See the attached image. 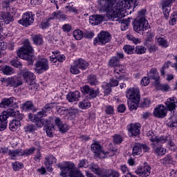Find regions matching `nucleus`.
Instances as JSON below:
<instances>
[{
	"label": "nucleus",
	"instance_id": "f257e3e1",
	"mask_svg": "<svg viewBox=\"0 0 177 177\" xmlns=\"http://www.w3.org/2000/svg\"><path fill=\"white\" fill-rule=\"evenodd\" d=\"M136 3V0H100V12H106V17L109 20L113 21H119L121 19L122 9L131 8L132 5Z\"/></svg>",
	"mask_w": 177,
	"mask_h": 177
},
{
	"label": "nucleus",
	"instance_id": "f03ea898",
	"mask_svg": "<svg viewBox=\"0 0 177 177\" xmlns=\"http://www.w3.org/2000/svg\"><path fill=\"white\" fill-rule=\"evenodd\" d=\"M60 169L62 177H84L80 171L75 169V165L72 162H64L57 165Z\"/></svg>",
	"mask_w": 177,
	"mask_h": 177
},
{
	"label": "nucleus",
	"instance_id": "7ed1b4c3",
	"mask_svg": "<svg viewBox=\"0 0 177 177\" xmlns=\"http://www.w3.org/2000/svg\"><path fill=\"white\" fill-rule=\"evenodd\" d=\"M17 55L20 59L26 60L28 62V66H32L34 64V60H35V57L34 56V49L31 45L28 43L21 47L18 51H17Z\"/></svg>",
	"mask_w": 177,
	"mask_h": 177
},
{
	"label": "nucleus",
	"instance_id": "20e7f679",
	"mask_svg": "<svg viewBox=\"0 0 177 177\" xmlns=\"http://www.w3.org/2000/svg\"><path fill=\"white\" fill-rule=\"evenodd\" d=\"M9 117H15L17 120H23L24 115L19 111H16L14 109H8L1 114L0 121L8 122Z\"/></svg>",
	"mask_w": 177,
	"mask_h": 177
},
{
	"label": "nucleus",
	"instance_id": "39448f33",
	"mask_svg": "<svg viewBox=\"0 0 177 177\" xmlns=\"http://www.w3.org/2000/svg\"><path fill=\"white\" fill-rule=\"evenodd\" d=\"M56 109L57 113L59 114H62V112H60V110H62V107L56 105V103H49L46 104L41 109V111L38 112V115H40V118H42L44 117H48V115L50 114L49 111L52 110V109Z\"/></svg>",
	"mask_w": 177,
	"mask_h": 177
},
{
	"label": "nucleus",
	"instance_id": "423d86ee",
	"mask_svg": "<svg viewBox=\"0 0 177 177\" xmlns=\"http://www.w3.org/2000/svg\"><path fill=\"white\" fill-rule=\"evenodd\" d=\"M149 29V22L146 19H136L133 22V30L136 32H142Z\"/></svg>",
	"mask_w": 177,
	"mask_h": 177
},
{
	"label": "nucleus",
	"instance_id": "0eeeda50",
	"mask_svg": "<svg viewBox=\"0 0 177 177\" xmlns=\"http://www.w3.org/2000/svg\"><path fill=\"white\" fill-rule=\"evenodd\" d=\"M35 66V71H36L37 74H42V73H45V71L49 70V62H48V59L41 58L37 61Z\"/></svg>",
	"mask_w": 177,
	"mask_h": 177
},
{
	"label": "nucleus",
	"instance_id": "6e6552de",
	"mask_svg": "<svg viewBox=\"0 0 177 177\" xmlns=\"http://www.w3.org/2000/svg\"><path fill=\"white\" fill-rule=\"evenodd\" d=\"M111 41V35L108 32L102 31L98 34L97 37L94 40L93 45H106Z\"/></svg>",
	"mask_w": 177,
	"mask_h": 177
},
{
	"label": "nucleus",
	"instance_id": "1a4fd4ad",
	"mask_svg": "<svg viewBox=\"0 0 177 177\" xmlns=\"http://www.w3.org/2000/svg\"><path fill=\"white\" fill-rule=\"evenodd\" d=\"M81 91L83 95H88V99H95V97H97V95L100 93V91H99V88L93 90V88L88 85H84L81 87Z\"/></svg>",
	"mask_w": 177,
	"mask_h": 177
},
{
	"label": "nucleus",
	"instance_id": "9d476101",
	"mask_svg": "<svg viewBox=\"0 0 177 177\" xmlns=\"http://www.w3.org/2000/svg\"><path fill=\"white\" fill-rule=\"evenodd\" d=\"M21 75L28 85H34L35 84V75L28 69L24 68L21 71Z\"/></svg>",
	"mask_w": 177,
	"mask_h": 177
},
{
	"label": "nucleus",
	"instance_id": "9b49d317",
	"mask_svg": "<svg viewBox=\"0 0 177 177\" xmlns=\"http://www.w3.org/2000/svg\"><path fill=\"white\" fill-rule=\"evenodd\" d=\"M176 0H162L161 2L162 8L165 19L168 20L169 17V12H171V5L174 3Z\"/></svg>",
	"mask_w": 177,
	"mask_h": 177
},
{
	"label": "nucleus",
	"instance_id": "f8f14e48",
	"mask_svg": "<svg viewBox=\"0 0 177 177\" xmlns=\"http://www.w3.org/2000/svg\"><path fill=\"white\" fill-rule=\"evenodd\" d=\"M18 23L21 24V26L28 27V26H31V24L34 23V17L32 14H30V12L24 13L22 16V19L19 20Z\"/></svg>",
	"mask_w": 177,
	"mask_h": 177
},
{
	"label": "nucleus",
	"instance_id": "ddd939ff",
	"mask_svg": "<svg viewBox=\"0 0 177 177\" xmlns=\"http://www.w3.org/2000/svg\"><path fill=\"white\" fill-rule=\"evenodd\" d=\"M140 124H130L127 126V131L129 132V136H139L140 135Z\"/></svg>",
	"mask_w": 177,
	"mask_h": 177
},
{
	"label": "nucleus",
	"instance_id": "4468645a",
	"mask_svg": "<svg viewBox=\"0 0 177 177\" xmlns=\"http://www.w3.org/2000/svg\"><path fill=\"white\" fill-rule=\"evenodd\" d=\"M91 150L93 152L97 154L99 158H104V156L106 154H109V153L104 152L103 151V148H102V146H100V144L97 142H94L93 144L91 145Z\"/></svg>",
	"mask_w": 177,
	"mask_h": 177
},
{
	"label": "nucleus",
	"instance_id": "2eb2a0df",
	"mask_svg": "<svg viewBox=\"0 0 177 177\" xmlns=\"http://www.w3.org/2000/svg\"><path fill=\"white\" fill-rule=\"evenodd\" d=\"M7 82L10 86L17 88V86L23 85V78H21V77L14 76L8 78Z\"/></svg>",
	"mask_w": 177,
	"mask_h": 177
},
{
	"label": "nucleus",
	"instance_id": "dca6fc26",
	"mask_svg": "<svg viewBox=\"0 0 177 177\" xmlns=\"http://www.w3.org/2000/svg\"><path fill=\"white\" fill-rule=\"evenodd\" d=\"M153 115L157 118H164L167 115V109L164 105H158V107L155 108Z\"/></svg>",
	"mask_w": 177,
	"mask_h": 177
},
{
	"label": "nucleus",
	"instance_id": "f3484780",
	"mask_svg": "<svg viewBox=\"0 0 177 177\" xmlns=\"http://www.w3.org/2000/svg\"><path fill=\"white\" fill-rule=\"evenodd\" d=\"M29 120L32 122H35V125H37L38 127V128H42V127H44V122H42V118H41L40 115H38V112L37 114H32V113H30L29 115Z\"/></svg>",
	"mask_w": 177,
	"mask_h": 177
},
{
	"label": "nucleus",
	"instance_id": "a211bd4d",
	"mask_svg": "<svg viewBox=\"0 0 177 177\" xmlns=\"http://www.w3.org/2000/svg\"><path fill=\"white\" fill-rule=\"evenodd\" d=\"M151 167L150 166L140 167L136 170V174L141 177H147L150 176Z\"/></svg>",
	"mask_w": 177,
	"mask_h": 177
},
{
	"label": "nucleus",
	"instance_id": "6ab92c4d",
	"mask_svg": "<svg viewBox=\"0 0 177 177\" xmlns=\"http://www.w3.org/2000/svg\"><path fill=\"white\" fill-rule=\"evenodd\" d=\"M176 102H175V97L168 98L165 103V109H166V110H169V111H171V113H172V111L173 113H175V109H176Z\"/></svg>",
	"mask_w": 177,
	"mask_h": 177
},
{
	"label": "nucleus",
	"instance_id": "aec40b11",
	"mask_svg": "<svg viewBox=\"0 0 177 177\" xmlns=\"http://www.w3.org/2000/svg\"><path fill=\"white\" fill-rule=\"evenodd\" d=\"M126 96L129 100L140 99V94H139V88H131L127 90Z\"/></svg>",
	"mask_w": 177,
	"mask_h": 177
},
{
	"label": "nucleus",
	"instance_id": "412c9836",
	"mask_svg": "<svg viewBox=\"0 0 177 177\" xmlns=\"http://www.w3.org/2000/svg\"><path fill=\"white\" fill-rule=\"evenodd\" d=\"M55 127H57L61 133H66L68 131V125L63 124V122L59 118L55 119Z\"/></svg>",
	"mask_w": 177,
	"mask_h": 177
},
{
	"label": "nucleus",
	"instance_id": "4be33fe9",
	"mask_svg": "<svg viewBox=\"0 0 177 177\" xmlns=\"http://www.w3.org/2000/svg\"><path fill=\"white\" fill-rule=\"evenodd\" d=\"M148 77L149 80H153L155 86H158L160 85V76H158V73H157L156 68H151L149 73H148Z\"/></svg>",
	"mask_w": 177,
	"mask_h": 177
},
{
	"label": "nucleus",
	"instance_id": "5701e85b",
	"mask_svg": "<svg viewBox=\"0 0 177 177\" xmlns=\"http://www.w3.org/2000/svg\"><path fill=\"white\" fill-rule=\"evenodd\" d=\"M80 97H81V93L78 91H75L74 92H70L66 95V99L71 103H74V102H78L80 100Z\"/></svg>",
	"mask_w": 177,
	"mask_h": 177
},
{
	"label": "nucleus",
	"instance_id": "b1692460",
	"mask_svg": "<svg viewBox=\"0 0 177 177\" xmlns=\"http://www.w3.org/2000/svg\"><path fill=\"white\" fill-rule=\"evenodd\" d=\"M21 120L20 119H13L9 122V129L12 132H16L19 128L21 127Z\"/></svg>",
	"mask_w": 177,
	"mask_h": 177
},
{
	"label": "nucleus",
	"instance_id": "393cba45",
	"mask_svg": "<svg viewBox=\"0 0 177 177\" xmlns=\"http://www.w3.org/2000/svg\"><path fill=\"white\" fill-rule=\"evenodd\" d=\"M104 20L103 15H92L89 17V23L92 26H97Z\"/></svg>",
	"mask_w": 177,
	"mask_h": 177
},
{
	"label": "nucleus",
	"instance_id": "a878e982",
	"mask_svg": "<svg viewBox=\"0 0 177 177\" xmlns=\"http://www.w3.org/2000/svg\"><path fill=\"white\" fill-rule=\"evenodd\" d=\"M139 102H140V99L139 98L129 100L127 101V104L129 110H131V111H132V110H138V108L139 107Z\"/></svg>",
	"mask_w": 177,
	"mask_h": 177
},
{
	"label": "nucleus",
	"instance_id": "bb28decb",
	"mask_svg": "<svg viewBox=\"0 0 177 177\" xmlns=\"http://www.w3.org/2000/svg\"><path fill=\"white\" fill-rule=\"evenodd\" d=\"M15 100H16L15 97L3 98L0 102V107L1 109H8L10 104L15 103Z\"/></svg>",
	"mask_w": 177,
	"mask_h": 177
},
{
	"label": "nucleus",
	"instance_id": "cd10ccee",
	"mask_svg": "<svg viewBox=\"0 0 177 177\" xmlns=\"http://www.w3.org/2000/svg\"><path fill=\"white\" fill-rule=\"evenodd\" d=\"M0 19L3 20L5 24H9L11 21H13V16L9 12H3L0 15Z\"/></svg>",
	"mask_w": 177,
	"mask_h": 177
},
{
	"label": "nucleus",
	"instance_id": "c85d7f7f",
	"mask_svg": "<svg viewBox=\"0 0 177 177\" xmlns=\"http://www.w3.org/2000/svg\"><path fill=\"white\" fill-rule=\"evenodd\" d=\"M160 162L162 165H171V164H174V158H172V155L167 154L165 158L160 160Z\"/></svg>",
	"mask_w": 177,
	"mask_h": 177
},
{
	"label": "nucleus",
	"instance_id": "c756f323",
	"mask_svg": "<svg viewBox=\"0 0 177 177\" xmlns=\"http://www.w3.org/2000/svg\"><path fill=\"white\" fill-rule=\"evenodd\" d=\"M75 64L78 66V68H81V70H86V68H88V66H89V64L83 59L75 60Z\"/></svg>",
	"mask_w": 177,
	"mask_h": 177
},
{
	"label": "nucleus",
	"instance_id": "7c9ffc66",
	"mask_svg": "<svg viewBox=\"0 0 177 177\" xmlns=\"http://www.w3.org/2000/svg\"><path fill=\"white\" fill-rule=\"evenodd\" d=\"M78 109H74V108H71L69 109H64V107H61L60 109V113L59 114H64V113H67L68 115H70L71 117L73 115H77L78 114Z\"/></svg>",
	"mask_w": 177,
	"mask_h": 177
},
{
	"label": "nucleus",
	"instance_id": "2f4dec72",
	"mask_svg": "<svg viewBox=\"0 0 177 177\" xmlns=\"http://www.w3.org/2000/svg\"><path fill=\"white\" fill-rule=\"evenodd\" d=\"M56 161L57 159L54 156H50L46 158L44 164L46 166L47 169H49V168H50V165L55 164Z\"/></svg>",
	"mask_w": 177,
	"mask_h": 177
},
{
	"label": "nucleus",
	"instance_id": "473e14b6",
	"mask_svg": "<svg viewBox=\"0 0 177 177\" xmlns=\"http://www.w3.org/2000/svg\"><path fill=\"white\" fill-rule=\"evenodd\" d=\"M150 140L153 143L156 142L158 145L159 143H165V142H167V138L164 136L160 137L155 136L154 138H151Z\"/></svg>",
	"mask_w": 177,
	"mask_h": 177
},
{
	"label": "nucleus",
	"instance_id": "72a5a7b5",
	"mask_svg": "<svg viewBox=\"0 0 177 177\" xmlns=\"http://www.w3.org/2000/svg\"><path fill=\"white\" fill-rule=\"evenodd\" d=\"M73 35L75 39L80 41V39H82V37H84V32L80 29H77L73 31Z\"/></svg>",
	"mask_w": 177,
	"mask_h": 177
},
{
	"label": "nucleus",
	"instance_id": "f704fd0d",
	"mask_svg": "<svg viewBox=\"0 0 177 177\" xmlns=\"http://www.w3.org/2000/svg\"><path fill=\"white\" fill-rule=\"evenodd\" d=\"M21 154H23V149L10 150L8 152V156H10L12 160L17 156H21Z\"/></svg>",
	"mask_w": 177,
	"mask_h": 177
},
{
	"label": "nucleus",
	"instance_id": "c9c22d12",
	"mask_svg": "<svg viewBox=\"0 0 177 177\" xmlns=\"http://www.w3.org/2000/svg\"><path fill=\"white\" fill-rule=\"evenodd\" d=\"M78 106L80 109H82L83 110H85L91 107V102L88 100H83L82 101L79 102Z\"/></svg>",
	"mask_w": 177,
	"mask_h": 177
},
{
	"label": "nucleus",
	"instance_id": "e433bc0d",
	"mask_svg": "<svg viewBox=\"0 0 177 177\" xmlns=\"http://www.w3.org/2000/svg\"><path fill=\"white\" fill-rule=\"evenodd\" d=\"M22 109L23 110H25V111H30V110L34 109V104H32L31 101H26L22 104Z\"/></svg>",
	"mask_w": 177,
	"mask_h": 177
},
{
	"label": "nucleus",
	"instance_id": "4c0bfd02",
	"mask_svg": "<svg viewBox=\"0 0 177 177\" xmlns=\"http://www.w3.org/2000/svg\"><path fill=\"white\" fill-rule=\"evenodd\" d=\"M119 23H121L120 28L122 31H126V30H128V27L129 26V23H131V21H129V19H128L121 20Z\"/></svg>",
	"mask_w": 177,
	"mask_h": 177
},
{
	"label": "nucleus",
	"instance_id": "58836bf2",
	"mask_svg": "<svg viewBox=\"0 0 177 177\" xmlns=\"http://www.w3.org/2000/svg\"><path fill=\"white\" fill-rule=\"evenodd\" d=\"M32 41L35 45H42L44 42V39H42V36H41V35H35L33 36Z\"/></svg>",
	"mask_w": 177,
	"mask_h": 177
},
{
	"label": "nucleus",
	"instance_id": "ea45409f",
	"mask_svg": "<svg viewBox=\"0 0 177 177\" xmlns=\"http://www.w3.org/2000/svg\"><path fill=\"white\" fill-rule=\"evenodd\" d=\"M25 133H32L35 132V126L33 124H28L24 127Z\"/></svg>",
	"mask_w": 177,
	"mask_h": 177
},
{
	"label": "nucleus",
	"instance_id": "a19ab883",
	"mask_svg": "<svg viewBox=\"0 0 177 177\" xmlns=\"http://www.w3.org/2000/svg\"><path fill=\"white\" fill-rule=\"evenodd\" d=\"M167 153V149L162 147H158L154 149V153L156 156H164Z\"/></svg>",
	"mask_w": 177,
	"mask_h": 177
},
{
	"label": "nucleus",
	"instance_id": "79ce46f5",
	"mask_svg": "<svg viewBox=\"0 0 177 177\" xmlns=\"http://www.w3.org/2000/svg\"><path fill=\"white\" fill-rule=\"evenodd\" d=\"M1 71H3V74L6 75H12V74L14 73L13 68L8 66L1 68Z\"/></svg>",
	"mask_w": 177,
	"mask_h": 177
},
{
	"label": "nucleus",
	"instance_id": "37998d69",
	"mask_svg": "<svg viewBox=\"0 0 177 177\" xmlns=\"http://www.w3.org/2000/svg\"><path fill=\"white\" fill-rule=\"evenodd\" d=\"M123 50H124L125 53H127V55H132L135 50V47L130 45H125L123 47Z\"/></svg>",
	"mask_w": 177,
	"mask_h": 177
},
{
	"label": "nucleus",
	"instance_id": "c03bdc74",
	"mask_svg": "<svg viewBox=\"0 0 177 177\" xmlns=\"http://www.w3.org/2000/svg\"><path fill=\"white\" fill-rule=\"evenodd\" d=\"M88 82L90 84V85H96V84H97V78H96V75H90L88 77Z\"/></svg>",
	"mask_w": 177,
	"mask_h": 177
},
{
	"label": "nucleus",
	"instance_id": "a18cd8bd",
	"mask_svg": "<svg viewBox=\"0 0 177 177\" xmlns=\"http://www.w3.org/2000/svg\"><path fill=\"white\" fill-rule=\"evenodd\" d=\"M70 72L71 74H80V68H78V65H77L75 62L73 65L71 66Z\"/></svg>",
	"mask_w": 177,
	"mask_h": 177
},
{
	"label": "nucleus",
	"instance_id": "49530a36",
	"mask_svg": "<svg viewBox=\"0 0 177 177\" xmlns=\"http://www.w3.org/2000/svg\"><path fill=\"white\" fill-rule=\"evenodd\" d=\"M135 52L137 55H143V53H146V48L142 46H137Z\"/></svg>",
	"mask_w": 177,
	"mask_h": 177
},
{
	"label": "nucleus",
	"instance_id": "de8ad7c7",
	"mask_svg": "<svg viewBox=\"0 0 177 177\" xmlns=\"http://www.w3.org/2000/svg\"><path fill=\"white\" fill-rule=\"evenodd\" d=\"M55 129L54 125H49V126H44V130L46 132V134L48 136H50V138L52 136V131Z\"/></svg>",
	"mask_w": 177,
	"mask_h": 177
},
{
	"label": "nucleus",
	"instance_id": "09e8293b",
	"mask_svg": "<svg viewBox=\"0 0 177 177\" xmlns=\"http://www.w3.org/2000/svg\"><path fill=\"white\" fill-rule=\"evenodd\" d=\"M119 62L120 59H118V57H114L110 60L109 64L111 67H116V66H118Z\"/></svg>",
	"mask_w": 177,
	"mask_h": 177
},
{
	"label": "nucleus",
	"instance_id": "8fccbe9b",
	"mask_svg": "<svg viewBox=\"0 0 177 177\" xmlns=\"http://www.w3.org/2000/svg\"><path fill=\"white\" fill-rule=\"evenodd\" d=\"M127 38L129 39V41H132L133 44H135V45H138V44H140V42L139 39L136 38L132 35H127Z\"/></svg>",
	"mask_w": 177,
	"mask_h": 177
},
{
	"label": "nucleus",
	"instance_id": "3c124183",
	"mask_svg": "<svg viewBox=\"0 0 177 177\" xmlns=\"http://www.w3.org/2000/svg\"><path fill=\"white\" fill-rule=\"evenodd\" d=\"M34 151H35V148L31 147L28 149L24 150L21 156H30V154H32Z\"/></svg>",
	"mask_w": 177,
	"mask_h": 177
},
{
	"label": "nucleus",
	"instance_id": "603ef678",
	"mask_svg": "<svg viewBox=\"0 0 177 177\" xmlns=\"http://www.w3.org/2000/svg\"><path fill=\"white\" fill-rule=\"evenodd\" d=\"M142 151V148L140 147V145H136L133 148V153L132 155L133 156H139V154H140V152Z\"/></svg>",
	"mask_w": 177,
	"mask_h": 177
},
{
	"label": "nucleus",
	"instance_id": "864d4df0",
	"mask_svg": "<svg viewBox=\"0 0 177 177\" xmlns=\"http://www.w3.org/2000/svg\"><path fill=\"white\" fill-rule=\"evenodd\" d=\"M171 62L168 61L167 62H165L164 64V65L162 66V67L160 69V74L161 75H165V68H168L169 67V66H171Z\"/></svg>",
	"mask_w": 177,
	"mask_h": 177
},
{
	"label": "nucleus",
	"instance_id": "5fc2aeb1",
	"mask_svg": "<svg viewBox=\"0 0 177 177\" xmlns=\"http://www.w3.org/2000/svg\"><path fill=\"white\" fill-rule=\"evenodd\" d=\"M153 33H148V37H147L145 41L144 42L145 46H149V45H150V43L151 42V41H153Z\"/></svg>",
	"mask_w": 177,
	"mask_h": 177
},
{
	"label": "nucleus",
	"instance_id": "6e6d98bb",
	"mask_svg": "<svg viewBox=\"0 0 177 177\" xmlns=\"http://www.w3.org/2000/svg\"><path fill=\"white\" fill-rule=\"evenodd\" d=\"M158 43L159 44V45H160L161 46H164L165 48H167L168 46V41H167V40H165V39L162 37L158 38Z\"/></svg>",
	"mask_w": 177,
	"mask_h": 177
},
{
	"label": "nucleus",
	"instance_id": "4d7b16f0",
	"mask_svg": "<svg viewBox=\"0 0 177 177\" xmlns=\"http://www.w3.org/2000/svg\"><path fill=\"white\" fill-rule=\"evenodd\" d=\"M104 109L106 114L110 115L114 113V106L111 105L106 106Z\"/></svg>",
	"mask_w": 177,
	"mask_h": 177
},
{
	"label": "nucleus",
	"instance_id": "13d9d810",
	"mask_svg": "<svg viewBox=\"0 0 177 177\" xmlns=\"http://www.w3.org/2000/svg\"><path fill=\"white\" fill-rule=\"evenodd\" d=\"M12 168L14 171H19V169H21V168H23V164L19 162H15L12 163Z\"/></svg>",
	"mask_w": 177,
	"mask_h": 177
},
{
	"label": "nucleus",
	"instance_id": "bf43d9fd",
	"mask_svg": "<svg viewBox=\"0 0 177 177\" xmlns=\"http://www.w3.org/2000/svg\"><path fill=\"white\" fill-rule=\"evenodd\" d=\"M146 10H142L138 12V16L136 20H142V19H146Z\"/></svg>",
	"mask_w": 177,
	"mask_h": 177
},
{
	"label": "nucleus",
	"instance_id": "052dcab7",
	"mask_svg": "<svg viewBox=\"0 0 177 177\" xmlns=\"http://www.w3.org/2000/svg\"><path fill=\"white\" fill-rule=\"evenodd\" d=\"M171 16L172 17L171 18V21H169V24H171V26H174L177 20V12H173Z\"/></svg>",
	"mask_w": 177,
	"mask_h": 177
},
{
	"label": "nucleus",
	"instance_id": "680f3d73",
	"mask_svg": "<svg viewBox=\"0 0 177 177\" xmlns=\"http://www.w3.org/2000/svg\"><path fill=\"white\" fill-rule=\"evenodd\" d=\"M149 106H150V100L145 98L144 100L141 102L140 106L142 109H145V107H149Z\"/></svg>",
	"mask_w": 177,
	"mask_h": 177
},
{
	"label": "nucleus",
	"instance_id": "e2e57ef3",
	"mask_svg": "<svg viewBox=\"0 0 177 177\" xmlns=\"http://www.w3.org/2000/svg\"><path fill=\"white\" fill-rule=\"evenodd\" d=\"M78 167L79 168H88V160L85 159L80 160Z\"/></svg>",
	"mask_w": 177,
	"mask_h": 177
},
{
	"label": "nucleus",
	"instance_id": "0e129e2a",
	"mask_svg": "<svg viewBox=\"0 0 177 177\" xmlns=\"http://www.w3.org/2000/svg\"><path fill=\"white\" fill-rule=\"evenodd\" d=\"M150 84V77H145L141 80V85L144 86H147V85Z\"/></svg>",
	"mask_w": 177,
	"mask_h": 177
},
{
	"label": "nucleus",
	"instance_id": "69168bd1",
	"mask_svg": "<svg viewBox=\"0 0 177 177\" xmlns=\"http://www.w3.org/2000/svg\"><path fill=\"white\" fill-rule=\"evenodd\" d=\"M10 63H11V65L13 66V67L19 68V67H21V66H23L21 62L17 59H14V60L11 61Z\"/></svg>",
	"mask_w": 177,
	"mask_h": 177
},
{
	"label": "nucleus",
	"instance_id": "338daca9",
	"mask_svg": "<svg viewBox=\"0 0 177 177\" xmlns=\"http://www.w3.org/2000/svg\"><path fill=\"white\" fill-rule=\"evenodd\" d=\"M113 141L117 145H120V143H122V137H121V136H120V135H115L113 137Z\"/></svg>",
	"mask_w": 177,
	"mask_h": 177
},
{
	"label": "nucleus",
	"instance_id": "774afa93",
	"mask_svg": "<svg viewBox=\"0 0 177 177\" xmlns=\"http://www.w3.org/2000/svg\"><path fill=\"white\" fill-rule=\"evenodd\" d=\"M95 35L93 32H86L84 33V38H88V39H92Z\"/></svg>",
	"mask_w": 177,
	"mask_h": 177
}]
</instances>
